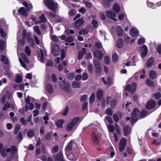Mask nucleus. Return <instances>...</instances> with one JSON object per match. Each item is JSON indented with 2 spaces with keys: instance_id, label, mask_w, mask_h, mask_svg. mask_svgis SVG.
<instances>
[{
  "instance_id": "nucleus-25",
  "label": "nucleus",
  "mask_w": 161,
  "mask_h": 161,
  "mask_svg": "<svg viewBox=\"0 0 161 161\" xmlns=\"http://www.w3.org/2000/svg\"><path fill=\"white\" fill-rule=\"evenodd\" d=\"M116 32L117 35L119 37L121 36L123 34V31L121 27L119 26L116 27Z\"/></svg>"
},
{
  "instance_id": "nucleus-31",
  "label": "nucleus",
  "mask_w": 161,
  "mask_h": 161,
  "mask_svg": "<svg viewBox=\"0 0 161 161\" xmlns=\"http://www.w3.org/2000/svg\"><path fill=\"white\" fill-rule=\"evenodd\" d=\"M113 0H104L103 2V4L105 8H108L110 5L111 2L113 1Z\"/></svg>"
},
{
  "instance_id": "nucleus-3",
  "label": "nucleus",
  "mask_w": 161,
  "mask_h": 161,
  "mask_svg": "<svg viewBox=\"0 0 161 161\" xmlns=\"http://www.w3.org/2000/svg\"><path fill=\"white\" fill-rule=\"evenodd\" d=\"M44 3L51 10L54 11L58 7V4L50 0H45Z\"/></svg>"
},
{
  "instance_id": "nucleus-16",
  "label": "nucleus",
  "mask_w": 161,
  "mask_h": 161,
  "mask_svg": "<svg viewBox=\"0 0 161 161\" xmlns=\"http://www.w3.org/2000/svg\"><path fill=\"white\" fill-rule=\"evenodd\" d=\"M156 104L155 102L153 100H150L149 101L146 105V108L147 109H150L152 108H154Z\"/></svg>"
},
{
  "instance_id": "nucleus-62",
  "label": "nucleus",
  "mask_w": 161,
  "mask_h": 161,
  "mask_svg": "<svg viewBox=\"0 0 161 161\" xmlns=\"http://www.w3.org/2000/svg\"><path fill=\"white\" fill-rule=\"evenodd\" d=\"M58 146L57 145H55L53 147L52 151L53 153H56L58 151Z\"/></svg>"
},
{
  "instance_id": "nucleus-41",
  "label": "nucleus",
  "mask_w": 161,
  "mask_h": 161,
  "mask_svg": "<svg viewBox=\"0 0 161 161\" xmlns=\"http://www.w3.org/2000/svg\"><path fill=\"white\" fill-rule=\"evenodd\" d=\"M66 65V62L65 61H64L63 62L62 64H60L58 67V69L59 71H61L64 68V66H65Z\"/></svg>"
},
{
  "instance_id": "nucleus-49",
  "label": "nucleus",
  "mask_w": 161,
  "mask_h": 161,
  "mask_svg": "<svg viewBox=\"0 0 161 161\" xmlns=\"http://www.w3.org/2000/svg\"><path fill=\"white\" fill-rule=\"evenodd\" d=\"M147 115V111L144 110L142 111L140 114V116L142 118H144Z\"/></svg>"
},
{
  "instance_id": "nucleus-28",
  "label": "nucleus",
  "mask_w": 161,
  "mask_h": 161,
  "mask_svg": "<svg viewBox=\"0 0 161 161\" xmlns=\"http://www.w3.org/2000/svg\"><path fill=\"white\" fill-rule=\"evenodd\" d=\"M97 98L99 100H101L103 97V91L101 90H98L96 93Z\"/></svg>"
},
{
  "instance_id": "nucleus-18",
  "label": "nucleus",
  "mask_w": 161,
  "mask_h": 161,
  "mask_svg": "<svg viewBox=\"0 0 161 161\" xmlns=\"http://www.w3.org/2000/svg\"><path fill=\"white\" fill-rule=\"evenodd\" d=\"M55 161H64L62 153H59L57 155L54 156Z\"/></svg>"
},
{
  "instance_id": "nucleus-36",
  "label": "nucleus",
  "mask_w": 161,
  "mask_h": 161,
  "mask_svg": "<svg viewBox=\"0 0 161 161\" xmlns=\"http://www.w3.org/2000/svg\"><path fill=\"white\" fill-rule=\"evenodd\" d=\"M11 154H15V156L16 158H17V154H16V153H17V151L16 147L14 146H11Z\"/></svg>"
},
{
  "instance_id": "nucleus-7",
  "label": "nucleus",
  "mask_w": 161,
  "mask_h": 161,
  "mask_svg": "<svg viewBox=\"0 0 161 161\" xmlns=\"http://www.w3.org/2000/svg\"><path fill=\"white\" fill-rule=\"evenodd\" d=\"M139 111L137 108H135L131 115V122L132 124L135 122L138 119Z\"/></svg>"
},
{
  "instance_id": "nucleus-32",
  "label": "nucleus",
  "mask_w": 161,
  "mask_h": 161,
  "mask_svg": "<svg viewBox=\"0 0 161 161\" xmlns=\"http://www.w3.org/2000/svg\"><path fill=\"white\" fill-rule=\"evenodd\" d=\"M72 142H70L67 145L65 148L66 153H68L72 149Z\"/></svg>"
},
{
  "instance_id": "nucleus-24",
  "label": "nucleus",
  "mask_w": 161,
  "mask_h": 161,
  "mask_svg": "<svg viewBox=\"0 0 161 161\" xmlns=\"http://www.w3.org/2000/svg\"><path fill=\"white\" fill-rule=\"evenodd\" d=\"M154 63L153 58L150 57L147 61L146 66L147 67H150L153 66Z\"/></svg>"
},
{
  "instance_id": "nucleus-55",
  "label": "nucleus",
  "mask_w": 161,
  "mask_h": 161,
  "mask_svg": "<svg viewBox=\"0 0 161 161\" xmlns=\"http://www.w3.org/2000/svg\"><path fill=\"white\" fill-rule=\"evenodd\" d=\"M69 110V108L67 106H66L62 113L64 116H66L67 115Z\"/></svg>"
},
{
  "instance_id": "nucleus-26",
  "label": "nucleus",
  "mask_w": 161,
  "mask_h": 161,
  "mask_svg": "<svg viewBox=\"0 0 161 161\" xmlns=\"http://www.w3.org/2000/svg\"><path fill=\"white\" fill-rule=\"evenodd\" d=\"M83 23V19L82 18L77 20L75 23V26L77 28H79Z\"/></svg>"
},
{
  "instance_id": "nucleus-34",
  "label": "nucleus",
  "mask_w": 161,
  "mask_h": 161,
  "mask_svg": "<svg viewBox=\"0 0 161 161\" xmlns=\"http://www.w3.org/2000/svg\"><path fill=\"white\" fill-rule=\"evenodd\" d=\"M64 122V121L63 119L58 120L56 122V125L58 127L61 128L62 125Z\"/></svg>"
},
{
  "instance_id": "nucleus-45",
  "label": "nucleus",
  "mask_w": 161,
  "mask_h": 161,
  "mask_svg": "<svg viewBox=\"0 0 161 161\" xmlns=\"http://www.w3.org/2000/svg\"><path fill=\"white\" fill-rule=\"evenodd\" d=\"M51 39L54 42H58L59 40V38L56 35H50Z\"/></svg>"
},
{
  "instance_id": "nucleus-61",
  "label": "nucleus",
  "mask_w": 161,
  "mask_h": 161,
  "mask_svg": "<svg viewBox=\"0 0 161 161\" xmlns=\"http://www.w3.org/2000/svg\"><path fill=\"white\" fill-rule=\"evenodd\" d=\"M108 127L109 131L111 132H113L114 130V126L111 125H108Z\"/></svg>"
},
{
  "instance_id": "nucleus-5",
  "label": "nucleus",
  "mask_w": 161,
  "mask_h": 161,
  "mask_svg": "<svg viewBox=\"0 0 161 161\" xmlns=\"http://www.w3.org/2000/svg\"><path fill=\"white\" fill-rule=\"evenodd\" d=\"M136 84L135 83H133L131 86L130 85H128L125 88V93L126 95L128 96L127 91L130 92L132 94L134 93L136 91Z\"/></svg>"
},
{
  "instance_id": "nucleus-15",
  "label": "nucleus",
  "mask_w": 161,
  "mask_h": 161,
  "mask_svg": "<svg viewBox=\"0 0 161 161\" xmlns=\"http://www.w3.org/2000/svg\"><path fill=\"white\" fill-rule=\"evenodd\" d=\"M94 57L99 60H101L103 57L102 53L99 50L96 51L93 54Z\"/></svg>"
},
{
  "instance_id": "nucleus-8",
  "label": "nucleus",
  "mask_w": 161,
  "mask_h": 161,
  "mask_svg": "<svg viewBox=\"0 0 161 161\" xmlns=\"http://www.w3.org/2000/svg\"><path fill=\"white\" fill-rule=\"evenodd\" d=\"M136 60V57L135 56H133L131 58L130 57L128 59V61L126 62H125L123 63L127 66L130 65L135 66L136 65L135 63Z\"/></svg>"
},
{
  "instance_id": "nucleus-43",
  "label": "nucleus",
  "mask_w": 161,
  "mask_h": 161,
  "mask_svg": "<svg viewBox=\"0 0 161 161\" xmlns=\"http://www.w3.org/2000/svg\"><path fill=\"white\" fill-rule=\"evenodd\" d=\"M95 97V95L94 93H92L89 98V103H92L94 101Z\"/></svg>"
},
{
  "instance_id": "nucleus-22",
  "label": "nucleus",
  "mask_w": 161,
  "mask_h": 161,
  "mask_svg": "<svg viewBox=\"0 0 161 161\" xmlns=\"http://www.w3.org/2000/svg\"><path fill=\"white\" fill-rule=\"evenodd\" d=\"M93 63L96 70L99 71L101 70V68L99 61L97 59H94L93 60Z\"/></svg>"
},
{
  "instance_id": "nucleus-35",
  "label": "nucleus",
  "mask_w": 161,
  "mask_h": 161,
  "mask_svg": "<svg viewBox=\"0 0 161 161\" xmlns=\"http://www.w3.org/2000/svg\"><path fill=\"white\" fill-rule=\"evenodd\" d=\"M5 42L2 40H0V50H3L6 47Z\"/></svg>"
},
{
  "instance_id": "nucleus-51",
  "label": "nucleus",
  "mask_w": 161,
  "mask_h": 161,
  "mask_svg": "<svg viewBox=\"0 0 161 161\" xmlns=\"http://www.w3.org/2000/svg\"><path fill=\"white\" fill-rule=\"evenodd\" d=\"M22 80V76L20 75H18L15 79V81L17 83H20Z\"/></svg>"
},
{
  "instance_id": "nucleus-21",
  "label": "nucleus",
  "mask_w": 161,
  "mask_h": 161,
  "mask_svg": "<svg viewBox=\"0 0 161 161\" xmlns=\"http://www.w3.org/2000/svg\"><path fill=\"white\" fill-rule=\"evenodd\" d=\"M92 138L93 144L95 145H97L99 142V139L94 132L92 133Z\"/></svg>"
},
{
  "instance_id": "nucleus-30",
  "label": "nucleus",
  "mask_w": 161,
  "mask_h": 161,
  "mask_svg": "<svg viewBox=\"0 0 161 161\" xmlns=\"http://www.w3.org/2000/svg\"><path fill=\"white\" fill-rule=\"evenodd\" d=\"M123 45V39L121 38H119L118 39L117 42L116 46L119 48H121Z\"/></svg>"
},
{
  "instance_id": "nucleus-54",
  "label": "nucleus",
  "mask_w": 161,
  "mask_h": 161,
  "mask_svg": "<svg viewBox=\"0 0 161 161\" xmlns=\"http://www.w3.org/2000/svg\"><path fill=\"white\" fill-rule=\"evenodd\" d=\"M20 128V126L19 125L17 124L15 126L14 133L17 134L19 132Z\"/></svg>"
},
{
  "instance_id": "nucleus-52",
  "label": "nucleus",
  "mask_w": 161,
  "mask_h": 161,
  "mask_svg": "<svg viewBox=\"0 0 161 161\" xmlns=\"http://www.w3.org/2000/svg\"><path fill=\"white\" fill-rule=\"evenodd\" d=\"M92 23L94 28L97 27L98 26V23L95 19L92 20Z\"/></svg>"
},
{
  "instance_id": "nucleus-2",
  "label": "nucleus",
  "mask_w": 161,
  "mask_h": 161,
  "mask_svg": "<svg viewBox=\"0 0 161 161\" xmlns=\"http://www.w3.org/2000/svg\"><path fill=\"white\" fill-rule=\"evenodd\" d=\"M79 118L77 117H74L71 121L69 123L66 125V130L69 131H71L75 127L79 121Z\"/></svg>"
},
{
  "instance_id": "nucleus-42",
  "label": "nucleus",
  "mask_w": 161,
  "mask_h": 161,
  "mask_svg": "<svg viewBox=\"0 0 161 161\" xmlns=\"http://www.w3.org/2000/svg\"><path fill=\"white\" fill-rule=\"evenodd\" d=\"M33 100H34V99L33 97H31L28 96L26 98L25 101L27 104H29L30 103H31L30 102L31 101L33 102Z\"/></svg>"
},
{
  "instance_id": "nucleus-38",
  "label": "nucleus",
  "mask_w": 161,
  "mask_h": 161,
  "mask_svg": "<svg viewBox=\"0 0 161 161\" xmlns=\"http://www.w3.org/2000/svg\"><path fill=\"white\" fill-rule=\"evenodd\" d=\"M47 88L48 92L50 93H52L53 91V87L50 84L47 85Z\"/></svg>"
},
{
  "instance_id": "nucleus-53",
  "label": "nucleus",
  "mask_w": 161,
  "mask_h": 161,
  "mask_svg": "<svg viewBox=\"0 0 161 161\" xmlns=\"http://www.w3.org/2000/svg\"><path fill=\"white\" fill-rule=\"evenodd\" d=\"M10 103H6V104L3 107V109L4 111H6L7 109L10 107Z\"/></svg>"
},
{
  "instance_id": "nucleus-44",
  "label": "nucleus",
  "mask_w": 161,
  "mask_h": 161,
  "mask_svg": "<svg viewBox=\"0 0 161 161\" xmlns=\"http://www.w3.org/2000/svg\"><path fill=\"white\" fill-rule=\"evenodd\" d=\"M149 77L152 79H154L156 77V72L153 71L151 70L150 71L149 74Z\"/></svg>"
},
{
  "instance_id": "nucleus-6",
  "label": "nucleus",
  "mask_w": 161,
  "mask_h": 161,
  "mask_svg": "<svg viewBox=\"0 0 161 161\" xmlns=\"http://www.w3.org/2000/svg\"><path fill=\"white\" fill-rule=\"evenodd\" d=\"M38 57L40 58L41 62L42 63H45L47 59V53L45 50L40 49L37 52Z\"/></svg>"
},
{
  "instance_id": "nucleus-48",
  "label": "nucleus",
  "mask_w": 161,
  "mask_h": 161,
  "mask_svg": "<svg viewBox=\"0 0 161 161\" xmlns=\"http://www.w3.org/2000/svg\"><path fill=\"white\" fill-rule=\"evenodd\" d=\"M118 60V56L116 53H114L112 56V60L114 63H115Z\"/></svg>"
},
{
  "instance_id": "nucleus-47",
  "label": "nucleus",
  "mask_w": 161,
  "mask_h": 161,
  "mask_svg": "<svg viewBox=\"0 0 161 161\" xmlns=\"http://www.w3.org/2000/svg\"><path fill=\"white\" fill-rule=\"evenodd\" d=\"M72 86L73 88H79L80 87V84L79 82L74 81L72 83Z\"/></svg>"
},
{
  "instance_id": "nucleus-11",
  "label": "nucleus",
  "mask_w": 161,
  "mask_h": 161,
  "mask_svg": "<svg viewBox=\"0 0 161 161\" xmlns=\"http://www.w3.org/2000/svg\"><path fill=\"white\" fill-rule=\"evenodd\" d=\"M107 16L114 21H116L117 19L115 18L116 14L113 11H107L106 12Z\"/></svg>"
},
{
  "instance_id": "nucleus-1",
  "label": "nucleus",
  "mask_w": 161,
  "mask_h": 161,
  "mask_svg": "<svg viewBox=\"0 0 161 161\" xmlns=\"http://www.w3.org/2000/svg\"><path fill=\"white\" fill-rule=\"evenodd\" d=\"M26 31L25 30L23 29L21 31L22 35H21V32H18L17 33V42L19 45L23 46L25 43V39L26 37Z\"/></svg>"
},
{
  "instance_id": "nucleus-33",
  "label": "nucleus",
  "mask_w": 161,
  "mask_h": 161,
  "mask_svg": "<svg viewBox=\"0 0 161 161\" xmlns=\"http://www.w3.org/2000/svg\"><path fill=\"white\" fill-rule=\"evenodd\" d=\"M2 62H4L6 64H8L9 63V61L8 58L5 56L2 55L1 58Z\"/></svg>"
},
{
  "instance_id": "nucleus-37",
  "label": "nucleus",
  "mask_w": 161,
  "mask_h": 161,
  "mask_svg": "<svg viewBox=\"0 0 161 161\" xmlns=\"http://www.w3.org/2000/svg\"><path fill=\"white\" fill-rule=\"evenodd\" d=\"M27 134L28 136L32 137L34 135V131L33 130L29 129L27 132Z\"/></svg>"
},
{
  "instance_id": "nucleus-46",
  "label": "nucleus",
  "mask_w": 161,
  "mask_h": 161,
  "mask_svg": "<svg viewBox=\"0 0 161 161\" xmlns=\"http://www.w3.org/2000/svg\"><path fill=\"white\" fill-rule=\"evenodd\" d=\"M33 29L39 35L41 34V32L40 31L39 27L37 26H35L33 27Z\"/></svg>"
},
{
  "instance_id": "nucleus-20",
  "label": "nucleus",
  "mask_w": 161,
  "mask_h": 161,
  "mask_svg": "<svg viewBox=\"0 0 161 161\" xmlns=\"http://www.w3.org/2000/svg\"><path fill=\"white\" fill-rule=\"evenodd\" d=\"M24 7H21L18 10V12L25 16H26L28 15L27 12Z\"/></svg>"
},
{
  "instance_id": "nucleus-60",
  "label": "nucleus",
  "mask_w": 161,
  "mask_h": 161,
  "mask_svg": "<svg viewBox=\"0 0 161 161\" xmlns=\"http://www.w3.org/2000/svg\"><path fill=\"white\" fill-rule=\"evenodd\" d=\"M88 75L86 73H84L82 74V80H87L88 78Z\"/></svg>"
},
{
  "instance_id": "nucleus-17",
  "label": "nucleus",
  "mask_w": 161,
  "mask_h": 161,
  "mask_svg": "<svg viewBox=\"0 0 161 161\" xmlns=\"http://www.w3.org/2000/svg\"><path fill=\"white\" fill-rule=\"evenodd\" d=\"M141 50L142 52L141 54L142 57H145L147 55L148 51L147 47L146 45H143L141 47Z\"/></svg>"
},
{
  "instance_id": "nucleus-27",
  "label": "nucleus",
  "mask_w": 161,
  "mask_h": 161,
  "mask_svg": "<svg viewBox=\"0 0 161 161\" xmlns=\"http://www.w3.org/2000/svg\"><path fill=\"white\" fill-rule=\"evenodd\" d=\"M82 51H80L79 53L78 58L79 59H81L83 58V56L86 53V50L85 48H82Z\"/></svg>"
},
{
  "instance_id": "nucleus-50",
  "label": "nucleus",
  "mask_w": 161,
  "mask_h": 161,
  "mask_svg": "<svg viewBox=\"0 0 161 161\" xmlns=\"http://www.w3.org/2000/svg\"><path fill=\"white\" fill-rule=\"evenodd\" d=\"M23 4L27 8L28 11L29 9L33 7L32 5L31 4H30L29 5L26 2H24L23 3Z\"/></svg>"
},
{
  "instance_id": "nucleus-9",
  "label": "nucleus",
  "mask_w": 161,
  "mask_h": 161,
  "mask_svg": "<svg viewBox=\"0 0 161 161\" xmlns=\"http://www.w3.org/2000/svg\"><path fill=\"white\" fill-rule=\"evenodd\" d=\"M60 86L64 91L67 92L69 91L70 85L68 83L66 82L65 80H63L60 82Z\"/></svg>"
},
{
  "instance_id": "nucleus-13",
  "label": "nucleus",
  "mask_w": 161,
  "mask_h": 161,
  "mask_svg": "<svg viewBox=\"0 0 161 161\" xmlns=\"http://www.w3.org/2000/svg\"><path fill=\"white\" fill-rule=\"evenodd\" d=\"M107 81L105 80V78H103L102 80L104 84L107 85L108 86H112L113 85V80L109 77H107L106 78Z\"/></svg>"
},
{
  "instance_id": "nucleus-12",
  "label": "nucleus",
  "mask_w": 161,
  "mask_h": 161,
  "mask_svg": "<svg viewBox=\"0 0 161 161\" xmlns=\"http://www.w3.org/2000/svg\"><path fill=\"white\" fill-rule=\"evenodd\" d=\"M51 51L53 54L55 56L58 55L59 52V47L57 44H55L52 45Z\"/></svg>"
},
{
  "instance_id": "nucleus-59",
  "label": "nucleus",
  "mask_w": 161,
  "mask_h": 161,
  "mask_svg": "<svg viewBox=\"0 0 161 161\" xmlns=\"http://www.w3.org/2000/svg\"><path fill=\"white\" fill-rule=\"evenodd\" d=\"M105 113L108 115H111L113 114V111L110 109L108 108L105 111Z\"/></svg>"
},
{
  "instance_id": "nucleus-57",
  "label": "nucleus",
  "mask_w": 161,
  "mask_h": 161,
  "mask_svg": "<svg viewBox=\"0 0 161 161\" xmlns=\"http://www.w3.org/2000/svg\"><path fill=\"white\" fill-rule=\"evenodd\" d=\"M75 76V74L74 73H69L67 76V78L69 80H72Z\"/></svg>"
},
{
  "instance_id": "nucleus-58",
  "label": "nucleus",
  "mask_w": 161,
  "mask_h": 161,
  "mask_svg": "<svg viewBox=\"0 0 161 161\" xmlns=\"http://www.w3.org/2000/svg\"><path fill=\"white\" fill-rule=\"evenodd\" d=\"M147 6L152 8H155V5L151 2H147Z\"/></svg>"
},
{
  "instance_id": "nucleus-10",
  "label": "nucleus",
  "mask_w": 161,
  "mask_h": 161,
  "mask_svg": "<svg viewBox=\"0 0 161 161\" xmlns=\"http://www.w3.org/2000/svg\"><path fill=\"white\" fill-rule=\"evenodd\" d=\"M126 145V140L125 138H122L121 139L119 146V149L120 152L123 151Z\"/></svg>"
},
{
  "instance_id": "nucleus-64",
  "label": "nucleus",
  "mask_w": 161,
  "mask_h": 161,
  "mask_svg": "<svg viewBox=\"0 0 161 161\" xmlns=\"http://www.w3.org/2000/svg\"><path fill=\"white\" fill-rule=\"evenodd\" d=\"M156 49L158 53L161 54V44L158 46Z\"/></svg>"
},
{
  "instance_id": "nucleus-39",
  "label": "nucleus",
  "mask_w": 161,
  "mask_h": 161,
  "mask_svg": "<svg viewBox=\"0 0 161 161\" xmlns=\"http://www.w3.org/2000/svg\"><path fill=\"white\" fill-rule=\"evenodd\" d=\"M147 84L149 86H154V82L150 79H147L146 81Z\"/></svg>"
},
{
  "instance_id": "nucleus-23",
  "label": "nucleus",
  "mask_w": 161,
  "mask_h": 161,
  "mask_svg": "<svg viewBox=\"0 0 161 161\" xmlns=\"http://www.w3.org/2000/svg\"><path fill=\"white\" fill-rule=\"evenodd\" d=\"M124 132L125 136H127L130 134L131 132L130 128L127 125H125L124 127Z\"/></svg>"
},
{
  "instance_id": "nucleus-4",
  "label": "nucleus",
  "mask_w": 161,
  "mask_h": 161,
  "mask_svg": "<svg viewBox=\"0 0 161 161\" xmlns=\"http://www.w3.org/2000/svg\"><path fill=\"white\" fill-rule=\"evenodd\" d=\"M21 58H19V61L22 67L25 69L27 67L26 65L29 62V60L24 53H21Z\"/></svg>"
},
{
  "instance_id": "nucleus-19",
  "label": "nucleus",
  "mask_w": 161,
  "mask_h": 161,
  "mask_svg": "<svg viewBox=\"0 0 161 161\" xmlns=\"http://www.w3.org/2000/svg\"><path fill=\"white\" fill-rule=\"evenodd\" d=\"M130 33L131 36L135 37L138 35L139 31L136 28L133 27L130 29Z\"/></svg>"
},
{
  "instance_id": "nucleus-14",
  "label": "nucleus",
  "mask_w": 161,
  "mask_h": 161,
  "mask_svg": "<svg viewBox=\"0 0 161 161\" xmlns=\"http://www.w3.org/2000/svg\"><path fill=\"white\" fill-rule=\"evenodd\" d=\"M67 157L68 159L72 161H75L78 158V155L77 154H74L72 153H66Z\"/></svg>"
},
{
  "instance_id": "nucleus-63",
  "label": "nucleus",
  "mask_w": 161,
  "mask_h": 161,
  "mask_svg": "<svg viewBox=\"0 0 161 161\" xmlns=\"http://www.w3.org/2000/svg\"><path fill=\"white\" fill-rule=\"evenodd\" d=\"M69 14L70 16H72L75 14H76V12L75 10L72 9L69 12Z\"/></svg>"
},
{
  "instance_id": "nucleus-40",
  "label": "nucleus",
  "mask_w": 161,
  "mask_h": 161,
  "mask_svg": "<svg viewBox=\"0 0 161 161\" xmlns=\"http://www.w3.org/2000/svg\"><path fill=\"white\" fill-rule=\"evenodd\" d=\"M120 8V7L119 4L115 3L114 5L113 9L115 12L116 13H118L119 11Z\"/></svg>"
},
{
  "instance_id": "nucleus-29",
  "label": "nucleus",
  "mask_w": 161,
  "mask_h": 161,
  "mask_svg": "<svg viewBox=\"0 0 161 161\" xmlns=\"http://www.w3.org/2000/svg\"><path fill=\"white\" fill-rule=\"evenodd\" d=\"M39 18L40 20V21L36 22V24H37L38 23H41V22L45 23L47 20V18L44 14H42L41 16L39 17Z\"/></svg>"
},
{
  "instance_id": "nucleus-56",
  "label": "nucleus",
  "mask_w": 161,
  "mask_h": 161,
  "mask_svg": "<svg viewBox=\"0 0 161 161\" xmlns=\"http://www.w3.org/2000/svg\"><path fill=\"white\" fill-rule=\"evenodd\" d=\"M25 51L27 54L28 56H30L31 53V51L30 47L28 46L26 47L25 49Z\"/></svg>"
}]
</instances>
